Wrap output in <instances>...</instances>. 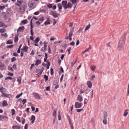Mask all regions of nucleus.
Listing matches in <instances>:
<instances>
[{
	"instance_id": "nucleus-1",
	"label": "nucleus",
	"mask_w": 129,
	"mask_h": 129,
	"mask_svg": "<svg viewBox=\"0 0 129 129\" xmlns=\"http://www.w3.org/2000/svg\"><path fill=\"white\" fill-rule=\"evenodd\" d=\"M126 36H123L119 41L118 43V49L119 51H121L123 48L124 45L125 43Z\"/></svg>"
},
{
	"instance_id": "nucleus-2",
	"label": "nucleus",
	"mask_w": 129,
	"mask_h": 129,
	"mask_svg": "<svg viewBox=\"0 0 129 129\" xmlns=\"http://www.w3.org/2000/svg\"><path fill=\"white\" fill-rule=\"evenodd\" d=\"M6 66L2 61H0V69L1 70H5Z\"/></svg>"
},
{
	"instance_id": "nucleus-3",
	"label": "nucleus",
	"mask_w": 129,
	"mask_h": 129,
	"mask_svg": "<svg viewBox=\"0 0 129 129\" xmlns=\"http://www.w3.org/2000/svg\"><path fill=\"white\" fill-rule=\"evenodd\" d=\"M82 105V103H79L78 102H76L75 104V107L76 108H78L81 107Z\"/></svg>"
},
{
	"instance_id": "nucleus-4",
	"label": "nucleus",
	"mask_w": 129,
	"mask_h": 129,
	"mask_svg": "<svg viewBox=\"0 0 129 129\" xmlns=\"http://www.w3.org/2000/svg\"><path fill=\"white\" fill-rule=\"evenodd\" d=\"M67 1H63L62 2V4L65 9H67L68 8V7H67Z\"/></svg>"
},
{
	"instance_id": "nucleus-5",
	"label": "nucleus",
	"mask_w": 129,
	"mask_h": 129,
	"mask_svg": "<svg viewBox=\"0 0 129 129\" xmlns=\"http://www.w3.org/2000/svg\"><path fill=\"white\" fill-rule=\"evenodd\" d=\"M53 86H55V89H57L59 85H58V83L57 82L56 80H54L53 82Z\"/></svg>"
},
{
	"instance_id": "nucleus-6",
	"label": "nucleus",
	"mask_w": 129,
	"mask_h": 129,
	"mask_svg": "<svg viewBox=\"0 0 129 129\" xmlns=\"http://www.w3.org/2000/svg\"><path fill=\"white\" fill-rule=\"evenodd\" d=\"M24 29V26L19 27L17 30V31L23 32Z\"/></svg>"
},
{
	"instance_id": "nucleus-7",
	"label": "nucleus",
	"mask_w": 129,
	"mask_h": 129,
	"mask_svg": "<svg viewBox=\"0 0 129 129\" xmlns=\"http://www.w3.org/2000/svg\"><path fill=\"white\" fill-rule=\"evenodd\" d=\"M22 3V2L21 1L18 0L17 2L15 4V5L17 6H20L21 5Z\"/></svg>"
},
{
	"instance_id": "nucleus-8",
	"label": "nucleus",
	"mask_w": 129,
	"mask_h": 129,
	"mask_svg": "<svg viewBox=\"0 0 129 129\" xmlns=\"http://www.w3.org/2000/svg\"><path fill=\"white\" fill-rule=\"evenodd\" d=\"M34 95L35 98L36 99H40L39 95L38 93H34Z\"/></svg>"
},
{
	"instance_id": "nucleus-9",
	"label": "nucleus",
	"mask_w": 129,
	"mask_h": 129,
	"mask_svg": "<svg viewBox=\"0 0 129 129\" xmlns=\"http://www.w3.org/2000/svg\"><path fill=\"white\" fill-rule=\"evenodd\" d=\"M19 10L20 12H23L25 11V9L24 7L20 6L19 8Z\"/></svg>"
},
{
	"instance_id": "nucleus-10",
	"label": "nucleus",
	"mask_w": 129,
	"mask_h": 129,
	"mask_svg": "<svg viewBox=\"0 0 129 129\" xmlns=\"http://www.w3.org/2000/svg\"><path fill=\"white\" fill-rule=\"evenodd\" d=\"M0 91L2 93L6 92V89L4 88L3 87H1L0 88Z\"/></svg>"
},
{
	"instance_id": "nucleus-11",
	"label": "nucleus",
	"mask_w": 129,
	"mask_h": 129,
	"mask_svg": "<svg viewBox=\"0 0 129 129\" xmlns=\"http://www.w3.org/2000/svg\"><path fill=\"white\" fill-rule=\"evenodd\" d=\"M35 117L33 115H32L31 116V119L30 120V121L32 120L31 121V123L33 124L34 123L35 119Z\"/></svg>"
},
{
	"instance_id": "nucleus-12",
	"label": "nucleus",
	"mask_w": 129,
	"mask_h": 129,
	"mask_svg": "<svg viewBox=\"0 0 129 129\" xmlns=\"http://www.w3.org/2000/svg\"><path fill=\"white\" fill-rule=\"evenodd\" d=\"M47 43L45 41L44 42V50H43V51H46L47 50Z\"/></svg>"
},
{
	"instance_id": "nucleus-13",
	"label": "nucleus",
	"mask_w": 129,
	"mask_h": 129,
	"mask_svg": "<svg viewBox=\"0 0 129 129\" xmlns=\"http://www.w3.org/2000/svg\"><path fill=\"white\" fill-rule=\"evenodd\" d=\"M0 27L6 28L7 27V26L3 22H0Z\"/></svg>"
},
{
	"instance_id": "nucleus-14",
	"label": "nucleus",
	"mask_w": 129,
	"mask_h": 129,
	"mask_svg": "<svg viewBox=\"0 0 129 129\" xmlns=\"http://www.w3.org/2000/svg\"><path fill=\"white\" fill-rule=\"evenodd\" d=\"M87 85L89 88H90L92 86V83L90 81H88L87 83Z\"/></svg>"
},
{
	"instance_id": "nucleus-15",
	"label": "nucleus",
	"mask_w": 129,
	"mask_h": 129,
	"mask_svg": "<svg viewBox=\"0 0 129 129\" xmlns=\"http://www.w3.org/2000/svg\"><path fill=\"white\" fill-rule=\"evenodd\" d=\"M52 15L54 18L57 17L59 15L58 13H56L55 12H53L52 14Z\"/></svg>"
},
{
	"instance_id": "nucleus-16",
	"label": "nucleus",
	"mask_w": 129,
	"mask_h": 129,
	"mask_svg": "<svg viewBox=\"0 0 129 129\" xmlns=\"http://www.w3.org/2000/svg\"><path fill=\"white\" fill-rule=\"evenodd\" d=\"M82 96L80 95H78L77 97V100L79 102H81L82 101Z\"/></svg>"
},
{
	"instance_id": "nucleus-17",
	"label": "nucleus",
	"mask_w": 129,
	"mask_h": 129,
	"mask_svg": "<svg viewBox=\"0 0 129 129\" xmlns=\"http://www.w3.org/2000/svg\"><path fill=\"white\" fill-rule=\"evenodd\" d=\"M41 63V61L39 59H37L35 64L36 66H38Z\"/></svg>"
},
{
	"instance_id": "nucleus-18",
	"label": "nucleus",
	"mask_w": 129,
	"mask_h": 129,
	"mask_svg": "<svg viewBox=\"0 0 129 129\" xmlns=\"http://www.w3.org/2000/svg\"><path fill=\"white\" fill-rule=\"evenodd\" d=\"M2 105L3 106H5L8 105V104L7 101L6 100L4 101L3 102Z\"/></svg>"
},
{
	"instance_id": "nucleus-19",
	"label": "nucleus",
	"mask_w": 129,
	"mask_h": 129,
	"mask_svg": "<svg viewBox=\"0 0 129 129\" xmlns=\"http://www.w3.org/2000/svg\"><path fill=\"white\" fill-rule=\"evenodd\" d=\"M129 111L128 110H125L124 111V113L123 115V116H124L126 117V116L128 114V113L127 112Z\"/></svg>"
},
{
	"instance_id": "nucleus-20",
	"label": "nucleus",
	"mask_w": 129,
	"mask_h": 129,
	"mask_svg": "<svg viewBox=\"0 0 129 129\" xmlns=\"http://www.w3.org/2000/svg\"><path fill=\"white\" fill-rule=\"evenodd\" d=\"M73 32V30H70L69 34V37H71V36L72 35V33Z\"/></svg>"
},
{
	"instance_id": "nucleus-21",
	"label": "nucleus",
	"mask_w": 129,
	"mask_h": 129,
	"mask_svg": "<svg viewBox=\"0 0 129 129\" xmlns=\"http://www.w3.org/2000/svg\"><path fill=\"white\" fill-rule=\"evenodd\" d=\"M107 112L105 111L104 112V118L107 119Z\"/></svg>"
},
{
	"instance_id": "nucleus-22",
	"label": "nucleus",
	"mask_w": 129,
	"mask_h": 129,
	"mask_svg": "<svg viewBox=\"0 0 129 129\" xmlns=\"http://www.w3.org/2000/svg\"><path fill=\"white\" fill-rule=\"evenodd\" d=\"M12 127L13 129H20V128L19 126H13Z\"/></svg>"
},
{
	"instance_id": "nucleus-23",
	"label": "nucleus",
	"mask_w": 129,
	"mask_h": 129,
	"mask_svg": "<svg viewBox=\"0 0 129 129\" xmlns=\"http://www.w3.org/2000/svg\"><path fill=\"white\" fill-rule=\"evenodd\" d=\"M28 49V47L26 46H24L23 47V50L24 51H25L26 52H27V50Z\"/></svg>"
},
{
	"instance_id": "nucleus-24",
	"label": "nucleus",
	"mask_w": 129,
	"mask_h": 129,
	"mask_svg": "<svg viewBox=\"0 0 129 129\" xmlns=\"http://www.w3.org/2000/svg\"><path fill=\"white\" fill-rule=\"evenodd\" d=\"M45 58H44V61L45 62H46L48 58V55L46 53H45Z\"/></svg>"
},
{
	"instance_id": "nucleus-25",
	"label": "nucleus",
	"mask_w": 129,
	"mask_h": 129,
	"mask_svg": "<svg viewBox=\"0 0 129 129\" xmlns=\"http://www.w3.org/2000/svg\"><path fill=\"white\" fill-rule=\"evenodd\" d=\"M32 20H33V19H31V20H30V28H31V30H33V23H32Z\"/></svg>"
},
{
	"instance_id": "nucleus-26",
	"label": "nucleus",
	"mask_w": 129,
	"mask_h": 129,
	"mask_svg": "<svg viewBox=\"0 0 129 129\" xmlns=\"http://www.w3.org/2000/svg\"><path fill=\"white\" fill-rule=\"evenodd\" d=\"M17 81L20 84H21V78L20 77H18L17 78Z\"/></svg>"
},
{
	"instance_id": "nucleus-27",
	"label": "nucleus",
	"mask_w": 129,
	"mask_h": 129,
	"mask_svg": "<svg viewBox=\"0 0 129 129\" xmlns=\"http://www.w3.org/2000/svg\"><path fill=\"white\" fill-rule=\"evenodd\" d=\"M73 5L70 3H68L67 4V7L68 8H71L72 7Z\"/></svg>"
},
{
	"instance_id": "nucleus-28",
	"label": "nucleus",
	"mask_w": 129,
	"mask_h": 129,
	"mask_svg": "<svg viewBox=\"0 0 129 129\" xmlns=\"http://www.w3.org/2000/svg\"><path fill=\"white\" fill-rule=\"evenodd\" d=\"M58 119L59 120H61V116L60 112L59 111L58 112Z\"/></svg>"
},
{
	"instance_id": "nucleus-29",
	"label": "nucleus",
	"mask_w": 129,
	"mask_h": 129,
	"mask_svg": "<svg viewBox=\"0 0 129 129\" xmlns=\"http://www.w3.org/2000/svg\"><path fill=\"white\" fill-rule=\"evenodd\" d=\"M18 38L17 36H15V39H14V42L15 43H16L18 41Z\"/></svg>"
},
{
	"instance_id": "nucleus-30",
	"label": "nucleus",
	"mask_w": 129,
	"mask_h": 129,
	"mask_svg": "<svg viewBox=\"0 0 129 129\" xmlns=\"http://www.w3.org/2000/svg\"><path fill=\"white\" fill-rule=\"evenodd\" d=\"M27 21L26 19L24 20L21 21V23L23 24H25L27 23Z\"/></svg>"
},
{
	"instance_id": "nucleus-31",
	"label": "nucleus",
	"mask_w": 129,
	"mask_h": 129,
	"mask_svg": "<svg viewBox=\"0 0 129 129\" xmlns=\"http://www.w3.org/2000/svg\"><path fill=\"white\" fill-rule=\"evenodd\" d=\"M44 78L45 80V82H46L48 80V76H46V75H45L44 76Z\"/></svg>"
},
{
	"instance_id": "nucleus-32",
	"label": "nucleus",
	"mask_w": 129,
	"mask_h": 129,
	"mask_svg": "<svg viewBox=\"0 0 129 129\" xmlns=\"http://www.w3.org/2000/svg\"><path fill=\"white\" fill-rule=\"evenodd\" d=\"M44 17L43 16L42 17H41L39 19V21H40L41 22H43L44 20Z\"/></svg>"
},
{
	"instance_id": "nucleus-33",
	"label": "nucleus",
	"mask_w": 129,
	"mask_h": 129,
	"mask_svg": "<svg viewBox=\"0 0 129 129\" xmlns=\"http://www.w3.org/2000/svg\"><path fill=\"white\" fill-rule=\"evenodd\" d=\"M13 43V42L12 41L10 40H8L6 42V43L9 44H12Z\"/></svg>"
},
{
	"instance_id": "nucleus-34",
	"label": "nucleus",
	"mask_w": 129,
	"mask_h": 129,
	"mask_svg": "<svg viewBox=\"0 0 129 129\" xmlns=\"http://www.w3.org/2000/svg\"><path fill=\"white\" fill-rule=\"evenodd\" d=\"M69 123L70 124V125L71 129H73L74 128L73 125V124L72 123V122L71 121H70V122H69Z\"/></svg>"
},
{
	"instance_id": "nucleus-35",
	"label": "nucleus",
	"mask_w": 129,
	"mask_h": 129,
	"mask_svg": "<svg viewBox=\"0 0 129 129\" xmlns=\"http://www.w3.org/2000/svg\"><path fill=\"white\" fill-rule=\"evenodd\" d=\"M90 24H89L86 27L85 30V31H86L89 28H90Z\"/></svg>"
},
{
	"instance_id": "nucleus-36",
	"label": "nucleus",
	"mask_w": 129,
	"mask_h": 129,
	"mask_svg": "<svg viewBox=\"0 0 129 129\" xmlns=\"http://www.w3.org/2000/svg\"><path fill=\"white\" fill-rule=\"evenodd\" d=\"M12 112V114L13 115H14L15 114V111L14 109H12L11 110Z\"/></svg>"
},
{
	"instance_id": "nucleus-37",
	"label": "nucleus",
	"mask_w": 129,
	"mask_h": 129,
	"mask_svg": "<svg viewBox=\"0 0 129 129\" xmlns=\"http://www.w3.org/2000/svg\"><path fill=\"white\" fill-rule=\"evenodd\" d=\"M46 62L47 63V69H48L49 68V66L50 65V64L48 60Z\"/></svg>"
},
{
	"instance_id": "nucleus-38",
	"label": "nucleus",
	"mask_w": 129,
	"mask_h": 129,
	"mask_svg": "<svg viewBox=\"0 0 129 129\" xmlns=\"http://www.w3.org/2000/svg\"><path fill=\"white\" fill-rule=\"evenodd\" d=\"M58 7L59 9H62V6L61 4H57Z\"/></svg>"
},
{
	"instance_id": "nucleus-39",
	"label": "nucleus",
	"mask_w": 129,
	"mask_h": 129,
	"mask_svg": "<svg viewBox=\"0 0 129 129\" xmlns=\"http://www.w3.org/2000/svg\"><path fill=\"white\" fill-rule=\"evenodd\" d=\"M44 70V68L43 67H42L41 70L40 71L39 73H40V74H41Z\"/></svg>"
},
{
	"instance_id": "nucleus-40",
	"label": "nucleus",
	"mask_w": 129,
	"mask_h": 129,
	"mask_svg": "<svg viewBox=\"0 0 129 129\" xmlns=\"http://www.w3.org/2000/svg\"><path fill=\"white\" fill-rule=\"evenodd\" d=\"M40 40V39L38 38H36L35 40V43H37Z\"/></svg>"
},
{
	"instance_id": "nucleus-41",
	"label": "nucleus",
	"mask_w": 129,
	"mask_h": 129,
	"mask_svg": "<svg viewBox=\"0 0 129 129\" xmlns=\"http://www.w3.org/2000/svg\"><path fill=\"white\" fill-rule=\"evenodd\" d=\"M50 21H46L44 22V24L45 25H47L50 24Z\"/></svg>"
},
{
	"instance_id": "nucleus-42",
	"label": "nucleus",
	"mask_w": 129,
	"mask_h": 129,
	"mask_svg": "<svg viewBox=\"0 0 129 129\" xmlns=\"http://www.w3.org/2000/svg\"><path fill=\"white\" fill-rule=\"evenodd\" d=\"M17 120L20 123L21 122L20 118L18 116L16 118Z\"/></svg>"
},
{
	"instance_id": "nucleus-43",
	"label": "nucleus",
	"mask_w": 129,
	"mask_h": 129,
	"mask_svg": "<svg viewBox=\"0 0 129 129\" xmlns=\"http://www.w3.org/2000/svg\"><path fill=\"white\" fill-rule=\"evenodd\" d=\"M56 111L55 110H54L53 112V115L54 116L56 117Z\"/></svg>"
},
{
	"instance_id": "nucleus-44",
	"label": "nucleus",
	"mask_w": 129,
	"mask_h": 129,
	"mask_svg": "<svg viewBox=\"0 0 129 129\" xmlns=\"http://www.w3.org/2000/svg\"><path fill=\"white\" fill-rule=\"evenodd\" d=\"M103 123L104 124H106L107 123V119H104L103 121Z\"/></svg>"
},
{
	"instance_id": "nucleus-45",
	"label": "nucleus",
	"mask_w": 129,
	"mask_h": 129,
	"mask_svg": "<svg viewBox=\"0 0 129 129\" xmlns=\"http://www.w3.org/2000/svg\"><path fill=\"white\" fill-rule=\"evenodd\" d=\"M5 31V30L4 28H2L0 30V32L1 33H4Z\"/></svg>"
},
{
	"instance_id": "nucleus-46",
	"label": "nucleus",
	"mask_w": 129,
	"mask_h": 129,
	"mask_svg": "<svg viewBox=\"0 0 129 129\" xmlns=\"http://www.w3.org/2000/svg\"><path fill=\"white\" fill-rule=\"evenodd\" d=\"M16 58L15 57H13L11 59V61L13 62L16 60Z\"/></svg>"
},
{
	"instance_id": "nucleus-47",
	"label": "nucleus",
	"mask_w": 129,
	"mask_h": 129,
	"mask_svg": "<svg viewBox=\"0 0 129 129\" xmlns=\"http://www.w3.org/2000/svg\"><path fill=\"white\" fill-rule=\"evenodd\" d=\"M70 1L73 4H75L77 2L76 0H70Z\"/></svg>"
},
{
	"instance_id": "nucleus-48",
	"label": "nucleus",
	"mask_w": 129,
	"mask_h": 129,
	"mask_svg": "<svg viewBox=\"0 0 129 129\" xmlns=\"http://www.w3.org/2000/svg\"><path fill=\"white\" fill-rule=\"evenodd\" d=\"M48 52L49 53H51V49L49 46H48Z\"/></svg>"
},
{
	"instance_id": "nucleus-49",
	"label": "nucleus",
	"mask_w": 129,
	"mask_h": 129,
	"mask_svg": "<svg viewBox=\"0 0 129 129\" xmlns=\"http://www.w3.org/2000/svg\"><path fill=\"white\" fill-rule=\"evenodd\" d=\"M8 70H10L12 71L13 72V70L12 68L11 67H8Z\"/></svg>"
},
{
	"instance_id": "nucleus-50",
	"label": "nucleus",
	"mask_w": 129,
	"mask_h": 129,
	"mask_svg": "<svg viewBox=\"0 0 129 129\" xmlns=\"http://www.w3.org/2000/svg\"><path fill=\"white\" fill-rule=\"evenodd\" d=\"M54 73L53 69L52 68L50 69V74L51 75H52Z\"/></svg>"
},
{
	"instance_id": "nucleus-51",
	"label": "nucleus",
	"mask_w": 129,
	"mask_h": 129,
	"mask_svg": "<svg viewBox=\"0 0 129 129\" xmlns=\"http://www.w3.org/2000/svg\"><path fill=\"white\" fill-rule=\"evenodd\" d=\"M95 67L93 66H92L90 67V68L92 71H94L95 69Z\"/></svg>"
},
{
	"instance_id": "nucleus-52",
	"label": "nucleus",
	"mask_w": 129,
	"mask_h": 129,
	"mask_svg": "<svg viewBox=\"0 0 129 129\" xmlns=\"http://www.w3.org/2000/svg\"><path fill=\"white\" fill-rule=\"evenodd\" d=\"M26 102V99H23L22 101V103L23 104H24Z\"/></svg>"
},
{
	"instance_id": "nucleus-53",
	"label": "nucleus",
	"mask_w": 129,
	"mask_h": 129,
	"mask_svg": "<svg viewBox=\"0 0 129 129\" xmlns=\"http://www.w3.org/2000/svg\"><path fill=\"white\" fill-rule=\"evenodd\" d=\"M47 6L49 8H51L52 7V5L51 4H49L47 5Z\"/></svg>"
},
{
	"instance_id": "nucleus-54",
	"label": "nucleus",
	"mask_w": 129,
	"mask_h": 129,
	"mask_svg": "<svg viewBox=\"0 0 129 129\" xmlns=\"http://www.w3.org/2000/svg\"><path fill=\"white\" fill-rule=\"evenodd\" d=\"M22 92L21 94H19L16 96V98L17 99L20 96H21L22 95Z\"/></svg>"
},
{
	"instance_id": "nucleus-55",
	"label": "nucleus",
	"mask_w": 129,
	"mask_h": 129,
	"mask_svg": "<svg viewBox=\"0 0 129 129\" xmlns=\"http://www.w3.org/2000/svg\"><path fill=\"white\" fill-rule=\"evenodd\" d=\"M13 45H10L7 46V48H10L13 47Z\"/></svg>"
},
{
	"instance_id": "nucleus-56",
	"label": "nucleus",
	"mask_w": 129,
	"mask_h": 129,
	"mask_svg": "<svg viewBox=\"0 0 129 129\" xmlns=\"http://www.w3.org/2000/svg\"><path fill=\"white\" fill-rule=\"evenodd\" d=\"M5 6H0V9L2 10L3 9L5 8Z\"/></svg>"
},
{
	"instance_id": "nucleus-57",
	"label": "nucleus",
	"mask_w": 129,
	"mask_h": 129,
	"mask_svg": "<svg viewBox=\"0 0 129 129\" xmlns=\"http://www.w3.org/2000/svg\"><path fill=\"white\" fill-rule=\"evenodd\" d=\"M6 95H7V94L3 93H2L1 96H2L6 97V96H7Z\"/></svg>"
},
{
	"instance_id": "nucleus-58",
	"label": "nucleus",
	"mask_w": 129,
	"mask_h": 129,
	"mask_svg": "<svg viewBox=\"0 0 129 129\" xmlns=\"http://www.w3.org/2000/svg\"><path fill=\"white\" fill-rule=\"evenodd\" d=\"M12 77H6L5 79L6 80H7L8 79L12 80Z\"/></svg>"
},
{
	"instance_id": "nucleus-59",
	"label": "nucleus",
	"mask_w": 129,
	"mask_h": 129,
	"mask_svg": "<svg viewBox=\"0 0 129 129\" xmlns=\"http://www.w3.org/2000/svg\"><path fill=\"white\" fill-rule=\"evenodd\" d=\"M83 110V109H77L76 111L77 112H79Z\"/></svg>"
},
{
	"instance_id": "nucleus-60",
	"label": "nucleus",
	"mask_w": 129,
	"mask_h": 129,
	"mask_svg": "<svg viewBox=\"0 0 129 129\" xmlns=\"http://www.w3.org/2000/svg\"><path fill=\"white\" fill-rule=\"evenodd\" d=\"M16 66H17L15 64H14L13 66V68L15 69H16Z\"/></svg>"
},
{
	"instance_id": "nucleus-61",
	"label": "nucleus",
	"mask_w": 129,
	"mask_h": 129,
	"mask_svg": "<svg viewBox=\"0 0 129 129\" xmlns=\"http://www.w3.org/2000/svg\"><path fill=\"white\" fill-rule=\"evenodd\" d=\"M33 5V4L32 3H30L28 4V6L30 8Z\"/></svg>"
},
{
	"instance_id": "nucleus-62",
	"label": "nucleus",
	"mask_w": 129,
	"mask_h": 129,
	"mask_svg": "<svg viewBox=\"0 0 129 129\" xmlns=\"http://www.w3.org/2000/svg\"><path fill=\"white\" fill-rule=\"evenodd\" d=\"M84 90L82 89H81L80 91V94H81L83 93L84 92Z\"/></svg>"
},
{
	"instance_id": "nucleus-63",
	"label": "nucleus",
	"mask_w": 129,
	"mask_h": 129,
	"mask_svg": "<svg viewBox=\"0 0 129 129\" xmlns=\"http://www.w3.org/2000/svg\"><path fill=\"white\" fill-rule=\"evenodd\" d=\"M8 75L11 76H13V74L9 72L8 74Z\"/></svg>"
},
{
	"instance_id": "nucleus-64",
	"label": "nucleus",
	"mask_w": 129,
	"mask_h": 129,
	"mask_svg": "<svg viewBox=\"0 0 129 129\" xmlns=\"http://www.w3.org/2000/svg\"><path fill=\"white\" fill-rule=\"evenodd\" d=\"M28 124H26L24 126V129H28Z\"/></svg>"
}]
</instances>
